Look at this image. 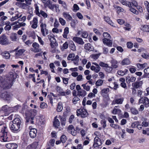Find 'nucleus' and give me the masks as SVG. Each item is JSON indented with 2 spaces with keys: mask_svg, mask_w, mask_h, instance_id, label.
I'll use <instances>...</instances> for the list:
<instances>
[{
  "mask_svg": "<svg viewBox=\"0 0 149 149\" xmlns=\"http://www.w3.org/2000/svg\"><path fill=\"white\" fill-rule=\"evenodd\" d=\"M88 114L87 110L85 109H80L77 111V116H81L82 118H85L88 116Z\"/></svg>",
  "mask_w": 149,
  "mask_h": 149,
  "instance_id": "1",
  "label": "nucleus"
},
{
  "mask_svg": "<svg viewBox=\"0 0 149 149\" xmlns=\"http://www.w3.org/2000/svg\"><path fill=\"white\" fill-rule=\"evenodd\" d=\"M112 68L109 66L108 65V66L106 67L105 71L109 73L112 70Z\"/></svg>",
  "mask_w": 149,
  "mask_h": 149,
  "instance_id": "55",
  "label": "nucleus"
},
{
  "mask_svg": "<svg viewBox=\"0 0 149 149\" xmlns=\"http://www.w3.org/2000/svg\"><path fill=\"white\" fill-rule=\"evenodd\" d=\"M44 4L52 10H54V8H55L56 10H57L58 8L56 5L53 4L52 2L49 0H47L45 2Z\"/></svg>",
  "mask_w": 149,
  "mask_h": 149,
  "instance_id": "6",
  "label": "nucleus"
},
{
  "mask_svg": "<svg viewBox=\"0 0 149 149\" xmlns=\"http://www.w3.org/2000/svg\"><path fill=\"white\" fill-rule=\"evenodd\" d=\"M103 81L101 79H99L95 83V84L97 86H101L102 84Z\"/></svg>",
  "mask_w": 149,
  "mask_h": 149,
  "instance_id": "49",
  "label": "nucleus"
},
{
  "mask_svg": "<svg viewBox=\"0 0 149 149\" xmlns=\"http://www.w3.org/2000/svg\"><path fill=\"white\" fill-rule=\"evenodd\" d=\"M41 15L44 18H47L48 17V15L47 13H45L43 10H41L40 12V16Z\"/></svg>",
  "mask_w": 149,
  "mask_h": 149,
  "instance_id": "40",
  "label": "nucleus"
},
{
  "mask_svg": "<svg viewBox=\"0 0 149 149\" xmlns=\"http://www.w3.org/2000/svg\"><path fill=\"white\" fill-rule=\"evenodd\" d=\"M59 22L62 25H64L65 24L66 22L63 18H59Z\"/></svg>",
  "mask_w": 149,
  "mask_h": 149,
  "instance_id": "52",
  "label": "nucleus"
},
{
  "mask_svg": "<svg viewBox=\"0 0 149 149\" xmlns=\"http://www.w3.org/2000/svg\"><path fill=\"white\" fill-rule=\"evenodd\" d=\"M147 63H145L142 64L139 63L137 64L136 65L138 68L139 69H141L145 68L147 66Z\"/></svg>",
  "mask_w": 149,
  "mask_h": 149,
  "instance_id": "34",
  "label": "nucleus"
},
{
  "mask_svg": "<svg viewBox=\"0 0 149 149\" xmlns=\"http://www.w3.org/2000/svg\"><path fill=\"white\" fill-rule=\"evenodd\" d=\"M58 118L61 121V123L62 126H65L66 120V118L64 117H63L60 115H59Z\"/></svg>",
  "mask_w": 149,
  "mask_h": 149,
  "instance_id": "26",
  "label": "nucleus"
},
{
  "mask_svg": "<svg viewBox=\"0 0 149 149\" xmlns=\"http://www.w3.org/2000/svg\"><path fill=\"white\" fill-rule=\"evenodd\" d=\"M141 56L144 58L149 59V54L147 53H143L142 54Z\"/></svg>",
  "mask_w": 149,
  "mask_h": 149,
  "instance_id": "39",
  "label": "nucleus"
},
{
  "mask_svg": "<svg viewBox=\"0 0 149 149\" xmlns=\"http://www.w3.org/2000/svg\"><path fill=\"white\" fill-rule=\"evenodd\" d=\"M69 28L68 27H66L64 29V32L63 35V37L65 38H67V35L69 33Z\"/></svg>",
  "mask_w": 149,
  "mask_h": 149,
  "instance_id": "29",
  "label": "nucleus"
},
{
  "mask_svg": "<svg viewBox=\"0 0 149 149\" xmlns=\"http://www.w3.org/2000/svg\"><path fill=\"white\" fill-rule=\"evenodd\" d=\"M34 6L35 8V13L38 16H40V12L39 11V7L37 3H35Z\"/></svg>",
  "mask_w": 149,
  "mask_h": 149,
  "instance_id": "35",
  "label": "nucleus"
},
{
  "mask_svg": "<svg viewBox=\"0 0 149 149\" xmlns=\"http://www.w3.org/2000/svg\"><path fill=\"white\" fill-rule=\"evenodd\" d=\"M144 101L143 104L145 106V107H147L149 106V100L148 98L146 97H144L143 98Z\"/></svg>",
  "mask_w": 149,
  "mask_h": 149,
  "instance_id": "33",
  "label": "nucleus"
},
{
  "mask_svg": "<svg viewBox=\"0 0 149 149\" xmlns=\"http://www.w3.org/2000/svg\"><path fill=\"white\" fill-rule=\"evenodd\" d=\"M142 84V81H136L134 83H132V85L133 87L136 88H138L141 86Z\"/></svg>",
  "mask_w": 149,
  "mask_h": 149,
  "instance_id": "16",
  "label": "nucleus"
},
{
  "mask_svg": "<svg viewBox=\"0 0 149 149\" xmlns=\"http://www.w3.org/2000/svg\"><path fill=\"white\" fill-rule=\"evenodd\" d=\"M123 100L124 99L123 98L116 99L113 101L112 104H121L123 103Z\"/></svg>",
  "mask_w": 149,
  "mask_h": 149,
  "instance_id": "25",
  "label": "nucleus"
},
{
  "mask_svg": "<svg viewBox=\"0 0 149 149\" xmlns=\"http://www.w3.org/2000/svg\"><path fill=\"white\" fill-rule=\"evenodd\" d=\"M1 55L2 56L3 58L6 59H9L10 56V53L7 51H5L1 52Z\"/></svg>",
  "mask_w": 149,
  "mask_h": 149,
  "instance_id": "23",
  "label": "nucleus"
},
{
  "mask_svg": "<svg viewBox=\"0 0 149 149\" xmlns=\"http://www.w3.org/2000/svg\"><path fill=\"white\" fill-rule=\"evenodd\" d=\"M13 79L9 78L8 79L3 85V88L5 89L10 88L12 85Z\"/></svg>",
  "mask_w": 149,
  "mask_h": 149,
  "instance_id": "5",
  "label": "nucleus"
},
{
  "mask_svg": "<svg viewBox=\"0 0 149 149\" xmlns=\"http://www.w3.org/2000/svg\"><path fill=\"white\" fill-rule=\"evenodd\" d=\"M19 4H20V7L24 9H27L28 8V6L29 5L26 4V3H19Z\"/></svg>",
  "mask_w": 149,
  "mask_h": 149,
  "instance_id": "44",
  "label": "nucleus"
},
{
  "mask_svg": "<svg viewBox=\"0 0 149 149\" xmlns=\"http://www.w3.org/2000/svg\"><path fill=\"white\" fill-rule=\"evenodd\" d=\"M130 63V61L127 58H124L122 60L121 63V64L123 65H129Z\"/></svg>",
  "mask_w": 149,
  "mask_h": 149,
  "instance_id": "27",
  "label": "nucleus"
},
{
  "mask_svg": "<svg viewBox=\"0 0 149 149\" xmlns=\"http://www.w3.org/2000/svg\"><path fill=\"white\" fill-rule=\"evenodd\" d=\"M140 123L139 121H135L132 123L131 126L132 128H134L137 127L138 125Z\"/></svg>",
  "mask_w": 149,
  "mask_h": 149,
  "instance_id": "43",
  "label": "nucleus"
},
{
  "mask_svg": "<svg viewBox=\"0 0 149 149\" xmlns=\"http://www.w3.org/2000/svg\"><path fill=\"white\" fill-rule=\"evenodd\" d=\"M63 107L61 103H58L57 107L56 110L58 112H61L63 109Z\"/></svg>",
  "mask_w": 149,
  "mask_h": 149,
  "instance_id": "37",
  "label": "nucleus"
},
{
  "mask_svg": "<svg viewBox=\"0 0 149 149\" xmlns=\"http://www.w3.org/2000/svg\"><path fill=\"white\" fill-rule=\"evenodd\" d=\"M47 104L45 103L42 102L41 103L40 105V107L41 109H44L47 107Z\"/></svg>",
  "mask_w": 149,
  "mask_h": 149,
  "instance_id": "60",
  "label": "nucleus"
},
{
  "mask_svg": "<svg viewBox=\"0 0 149 149\" xmlns=\"http://www.w3.org/2000/svg\"><path fill=\"white\" fill-rule=\"evenodd\" d=\"M63 15L67 21H70L72 19V16L69 14L68 13L64 12L63 13Z\"/></svg>",
  "mask_w": 149,
  "mask_h": 149,
  "instance_id": "17",
  "label": "nucleus"
},
{
  "mask_svg": "<svg viewBox=\"0 0 149 149\" xmlns=\"http://www.w3.org/2000/svg\"><path fill=\"white\" fill-rule=\"evenodd\" d=\"M141 30L144 32H149V25H143L141 26Z\"/></svg>",
  "mask_w": 149,
  "mask_h": 149,
  "instance_id": "30",
  "label": "nucleus"
},
{
  "mask_svg": "<svg viewBox=\"0 0 149 149\" xmlns=\"http://www.w3.org/2000/svg\"><path fill=\"white\" fill-rule=\"evenodd\" d=\"M101 54L100 53L98 54L93 55L92 56V58L94 59H97L99 58Z\"/></svg>",
  "mask_w": 149,
  "mask_h": 149,
  "instance_id": "62",
  "label": "nucleus"
},
{
  "mask_svg": "<svg viewBox=\"0 0 149 149\" xmlns=\"http://www.w3.org/2000/svg\"><path fill=\"white\" fill-rule=\"evenodd\" d=\"M41 31L42 34L45 36L48 34V30L46 29L47 25L45 24L42 23L40 24Z\"/></svg>",
  "mask_w": 149,
  "mask_h": 149,
  "instance_id": "4",
  "label": "nucleus"
},
{
  "mask_svg": "<svg viewBox=\"0 0 149 149\" xmlns=\"http://www.w3.org/2000/svg\"><path fill=\"white\" fill-rule=\"evenodd\" d=\"M102 142L100 139L97 136H96L94 140V144L93 146L94 147L101 146L102 145Z\"/></svg>",
  "mask_w": 149,
  "mask_h": 149,
  "instance_id": "10",
  "label": "nucleus"
},
{
  "mask_svg": "<svg viewBox=\"0 0 149 149\" xmlns=\"http://www.w3.org/2000/svg\"><path fill=\"white\" fill-rule=\"evenodd\" d=\"M33 49H31V50L34 52H38L41 51V49L40 48L39 45L36 42H35L32 44Z\"/></svg>",
  "mask_w": 149,
  "mask_h": 149,
  "instance_id": "7",
  "label": "nucleus"
},
{
  "mask_svg": "<svg viewBox=\"0 0 149 149\" xmlns=\"http://www.w3.org/2000/svg\"><path fill=\"white\" fill-rule=\"evenodd\" d=\"M75 55L74 54H70L67 57V59L68 60H71V58L74 57Z\"/></svg>",
  "mask_w": 149,
  "mask_h": 149,
  "instance_id": "56",
  "label": "nucleus"
},
{
  "mask_svg": "<svg viewBox=\"0 0 149 149\" xmlns=\"http://www.w3.org/2000/svg\"><path fill=\"white\" fill-rule=\"evenodd\" d=\"M79 98L77 97H75L72 99V102L74 104L77 103V102L79 100Z\"/></svg>",
  "mask_w": 149,
  "mask_h": 149,
  "instance_id": "54",
  "label": "nucleus"
},
{
  "mask_svg": "<svg viewBox=\"0 0 149 149\" xmlns=\"http://www.w3.org/2000/svg\"><path fill=\"white\" fill-rule=\"evenodd\" d=\"M10 125V129L13 132L17 133L20 131L19 129L20 127H19L18 126L13 123H11Z\"/></svg>",
  "mask_w": 149,
  "mask_h": 149,
  "instance_id": "8",
  "label": "nucleus"
},
{
  "mask_svg": "<svg viewBox=\"0 0 149 149\" xmlns=\"http://www.w3.org/2000/svg\"><path fill=\"white\" fill-rule=\"evenodd\" d=\"M70 23V25L71 26L74 27L75 25V23L77 22V20L76 19H72Z\"/></svg>",
  "mask_w": 149,
  "mask_h": 149,
  "instance_id": "58",
  "label": "nucleus"
},
{
  "mask_svg": "<svg viewBox=\"0 0 149 149\" xmlns=\"http://www.w3.org/2000/svg\"><path fill=\"white\" fill-rule=\"evenodd\" d=\"M7 132V127L2 124L0 125V132H2L3 133L6 134Z\"/></svg>",
  "mask_w": 149,
  "mask_h": 149,
  "instance_id": "24",
  "label": "nucleus"
},
{
  "mask_svg": "<svg viewBox=\"0 0 149 149\" xmlns=\"http://www.w3.org/2000/svg\"><path fill=\"white\" fill-rule=\"evenodd\" d=\"M84 48L89 51H92L94 49L93 47L89 43L86 44L84 45Z\"/></svg>",
  "mask_w": 149,
  "mask_h": 149,
  "instance_id": "19",
  "label": "nucleus"
},
{
  "mask_svg": "<svg viewBox=\"0 0 149 149\" xmlns=\"http://www.w3.org/2000/svg\"><path fill=\"white\" fill-rule=\"evenodd\" d=\"M110 126L115 129H118L119 128V126L118 125L111 124H110Z\"/></svg>",
  "mask_w": 149,
  "mask_h": 149,
  "instance_id": "59",
  "label": "nucleus"
},
{
  "mask_svg": "<svg viewBox=\"0 0 149 149\" xmlns=\"http://www.w3.org/2000/svg\"><path fill=\"white\" fill-rule=\"evenodd\" d=\"M25 50L24 49H20L17 51L16 52L15 56L16 58H18L19 56L22 55Z\"/></svg>",
  "mask_w": 149,
  "mask_h": 149,
  "instance_id": "15",
  "label": "nucleus"
},
{
  "mask_svg": "<svg viewBox=\"0 0 149 149\" xmlns=\"http://www.w3.org/2000/svg\"><path fill=\"white\" fill-rule=\"evenodd\" d=\"M88 33L86 31H83L82 33L81 36L84 38H87L88 36Z\"/></svg>",
  "mask_w": 149,
  "mask_h": 149,
  "instance_id": "48",
  "label": "nucleus"
},
{
  "mask_svg": "<svg viewBox=\"0 0 149 149\" xmlns=\"http://www.w3.org/2000/svg\"><path fill=\"white\" fill-rule=\"evenodd\" d=\"M118 107L119 106H118L114 107V108L112 112V113L113 114H116L118 112H121V110L120 109H117L116 108Z\"/></svg>",
  "mask_w": 149,
  "mask_h": 149,
  "instance_id": "38",
  "label": "nucleus"
},
{
  "mask_svg": "<svg viewBox=\"0 0 149 149\" xmlns=\"http://www.w3.org/2000/svg\"><path fill=\"white\" fill-rule=\"evenodd\" d=\"M118 62L116 61V60H113L111 61V66H112V68H116L118 67V65H117Z\"/></svg>",
  "mask_w": 149,
  "mask_h": 149,
  "instance_id": "36",
  "label": "nucleus"
},
{
  "mask_svg": "<svg viewBox=\"0 0 149 149\" xmlns=\"http://www.w3.org/2000/svg\"><path fill=\"white\" fill-rule=\"evenodd\" d=\"M54 35H49L48 36V39L50 41V45L51 46H52L56 42V40L54 37Z\"/></svg>",
  "mask_w": 149,
  "mask_h": 149,
  "instance_id": "20",
  "label": "nucleus"
},
{
  "mask_svg": "<svg viewBox=\"0 0 149 149\" xmlns=\"http://www.w3.org/2000/svg\"><path fill=\"white\" fill-rule=\"evenodd\" d=\"M11 123H13L18 126L19 127H20L21 125L22 122L19 118H16L10 123V125Z\"/></svg>",
  "mask_w": 149,
  "mask_h": 149,
  "instance_id": "12",
  "label": "nucleus"
},
{
  "mask_svg": "<svg viewBox=\"0 0 149 149\" xmlns=\"http://www.w3.org/2000/svg\"><path fill=\"white\" fill-rule=\"evenodd\" d=\"M130 8V10L131 12H132L134 13L137 15L138 13V11L136 10L135 9L133 8L132 7H129Z\"/></svg>",
  "mask_w": 149,
  "mask_h": 149,
  "instance_id": "50",
  "label": "nucleus"
},
{
  "mask_svg": "<svg viewBox=\"0 0 149 149\" xmlns=\"http://www.w3.org/2000/svg\"><path fill=\"white\" fill-rule=\"evenodd\" d=\"M86 91L83 89H81L77 91V95L79 97H83L86 95Z\"/></svg>",
  "mask_w": 149,
  "mask_h": 149,
  "instance_id": "18",
  "label": "nucleus"
},
{
  "mask_svg": "<svg viewBox=\"0 0 149 149\" xmlns=\"http://www.w3.org/2000/svg\"><path fill=\"white\" fill-rule=\"evenodd\" d=\"M104 20L108 23L109 24L112 26H113V22L110 20V18L109 17H104Z\"/></svg>",
  "mask_w": 149,
  "mask_h": 149,
  "instance_id": "31",
  "label": "nucleus"
},
{
  "mask_svg": "<svg viewBox=\"0 0 149 149\" xmlns=\"http://www.w3.org/2000/svg\"><path fill=\"white\" fill-rule=\"evenodd\" d=\"M53 125L56 128H58L60 125V122L58 119H57V116H56L54 118V121L53 122Z\"/></svg>",
  "mask_w": 149,
  "mask_h": 149,
  "instance_id": "22",
  "label": "nucleus"
},
{
  "mask_svg": "<svg viewBox=\"0 0 149 149\" xmlns=\"http://www.w3.org/2000/svg\"><path fill=\"white\" fill-rule=\"evenodd\" d=\"M60 139L61 142L63 143H65L67 141V138L65 135H63L61 137Z\"/></svg>",
  "mask_w": 149,
  "mask_h": 149,
  "instance_id": "41",
  "label": "nucleus"
},
{
  "mask_svg": "<svg viewBox=\"0 0 149 149\" xmlns=\"http://www.w3.org/2000/svg\"><path fill=\"white\" fill-rule=\"evenodd\" d=\"M73 40L79 45H82L84 43L82 38L78 37H74L72 38Z\"/></svg>",
  "mask_w": 149,
  "mask_h": 149,
  "instance_id": "11",
  "label": "nucleus"
},
{
  "mask_svg": "<svg viewBox=\"0 0 149 149\" xmlns=\"http://www.w3.org/2000/svg\"><path fill=\"white\" fill-rule=\"evenodd\" d=\"M69 47V48L73 51H75L76 50V47L75 45L73 42L72 41H70L69 42L68 44Z\"/></svg>",
  "mask_w": 149,
  "mask_h": 149,
  "instance_id": "21",
  "label": "nucleus"
},
{
  "mask_svg": "<svg viewBox=\"0 0 149 149\" xmlns=\"http://www.w3.org/2000/svg\"><path fill=\"white\" fill-rule=\"evenodd\" d=\"M11 96L10 95L8 94V93L7 92L6 94V95L5 98L4 99V100L8 101L11 98Z\"/></svg>",
  "mask_w": 149,
  "mask_h": 149,
  "instance_id": "53",
  "label": "nucleus"
},
{
  "mask_svg": "<svg viewBox=\"0 0 149 149\" xmlns=\"http://www.w3.org/2000/svg\"><path fill=\"white\" fill-rule=\"evenodd\" d=\"M0 44L2 45H6L10 44L7 37L5 34L0 36Z\"/></svg>",
  "mask_w": 149,
  "mask_h": 149,
  "instance_id": "2",
  "label": "nucleus"
},
{
  "mask_svg": "<svg viewBox=\"0 0 149 149\" xmlns=\"http://www.w3.org/2000/svg\"><path fill=\"white\" fill-rule=\"evenodd\" d=\"M81 86L83 87V88L87 91H88L90 90V86L88 85H86V84H82L81 85Z\"/></svg>",
  "mask_w": 149,
  "mask_h": 149,
  "instance_id": "47",
  "label": "nucleus"
},
{
  "mask_svg": "<svg viewBox=\"0 0 149 149\" xmlns=\"http://www.w3.org/2000/svg\"><path fill=\"white\" fill-rule=\"evenodd\" d=\"M131 113L133 114L136 115L138 113V110L135 108H132L130 109Z\"/></svg>",
  "mask_w": 149,
  "mask_h": 149,
  "instance_id": "42",
  "label": "nucleus"
},
{
  "mask_svg": "<svg viewBox=\"0 0 149 149\" xmlns=\"http://www.w3.org/2000/svg\"><path fill=\"white\" fill-rule=\"evenodd\" d=\"M102 41L104 44L109 47H111L112 45V41L109 39L104 38L102 40Z\"/></svg>",
  "mask_w": 149,
  "mask_h": 149,
  "instance_id": "13",
  "label": "nucleus"
},
{
  "mask_svg": "<svg viewBox=\"0 0 149 149\" xmlns=\"http://www.w3.org/2000/svg\"><path fill=\"white\" fill-rule=\"evenodd\" d=\"M30 113L31 114L32 116L31 117H26V121L27 123H29L32 124H33L34 122L33 121L34 117L36 114V110L35 109H33L32 111H31Z\"/></svg>",
  "mask_w": 149,
  "mask_h": 149,
  "instance_id": "3",
  "label": "nucleus"
},
{
  "mask_svg": "<svg viewBox=\"0 0 149 149\" xmlns=\"http://www.w3.org/2000/svg\"><path fill=\"white\" fill-rule=\"evenodd\" d=\"M17 34L15 33H12L10 36V39L11 40L15 41L17 40Z\"/></svg>",
  "mask_w": 149,
  "mask_h": 149,
  "instance_id": "32",
  "label": "nucleus"
},
{
  "mask_svg": "<svg viewBox=\"0 0 149 149\" xmlns=\"http://www.w3.org/2000/svg\"><path fill=\"white\" fill-rule=\"evenodd\" d=\"M37 133V130L35 128L31 129L29 132V135L31 138H35L36 135Z\"/></svg>",
  "mask_w": 149,
  "mask_h": 149,
  "instance_id": "14",
  "label": "nucleus"
},
{
  "mask_svg": "<svg viewBox=\"0 0 149 149\" xmlns=\"http://www.w3.org/2000/svg\"><path fill=\"white\" fill-rule=\"evenodd\" d=\"M129 4H128V7H133V6H134L135 7L137 6V3L136 2L134 1L133 2H129V3H128Z\"/></svg>",
  "mask_w": 149,
  "mask_h": 149,
  "instance_id": "45",
  "label": "nucleus"
},
{
  "mask_svg": "<svg viewBox=\"0 0 149 149\" xmlns=\"http://www.w3.org/2000/svg\"><path fill=\"white\" fill-rule=\"evenodd\" d=\"M11 149H16L17 147V145L15 143H12Z\"/></svg>",
  "mask_w": 149,
  "mask_h": 149,
  "instance_id": "64",
  "label": "nucleus"
},
{
  "mask_svg": "<svg viewBox=\"0 0 149 149\" xmlns=\"http://www.w3.org/2000/svg\"><path fill=\"white\" fill-rule=\"evenodd\" d=\"M6 92H5L0 93V98H3L4 100L6 95Z\"/></svg>",
  "mask_w": 149,
  "mask_h": 149,
  "instance_id": "63",
  "label": "nucleus"
},
{
  "mask_svg": "<svg viewBox=\"0 0 149 149\" xmlns=\"http://www.w3.org/2000/svg\"><path fill=\"white\" fill-rule=\"evenodd\" d=\"M144 4L146 6L148 13H149V3L147 1L144 2Z\"/></svg>",
  "mask_w": 149,
  "mask_h": 149,
  "instance_id": "57",
  "label": "nucleus"
},
{
  "mask_svg": "<svg viewBox=\"0 0 149 149\" xmlns=\"http://www.w3.org/2000/svg\"><path fill=\"white\" fill-rule=\"evenodd\" d=\"M103 53L104 54H107L109 52V49L108 48L104 47L102 49Z\"/></svg>",
  "mask_w": 149,
  "mask_h": 149,
  "instance_id": "51",
  "label": "nucleus"
},
{
  "mask_svg": "<svg viewBox=\"0 0 149 149\" xmlns=\"http://www.w3.org/2000/svg\"><path fill=\"white\" fill-rule=\"evenodd\" d=\"M10 108L7 105H5L2 107V109L5 112H7L8 110H10Z\"/></svg>",
  "mask_w": 149,
  "mask_h": 149,
  "instance_id": "46",
  "label": "nucleus"
},
{
  "mask_svg": "<svg viewBox=\"0 0 149 149\" xmlns=\"http://www.w3.org/2000/svg\"><path fill=\"white\" fill-rule=\"evenodd\" d=\"M108 64L107 63L101 62L99 63V66H100L102 67H106L108 66Z\"/></svg>",
  "mask_w": 149,
  "mask_h": 149,
  "instance_id": "61",
  "label": "nucleus"
},
{
  "mask_svg": "<svg viewBox=\"0 0 149 149\" xmlns=\"http://www.w3.org/2000/svg\"><path fill=\"white\" fill-rule=\"evenodd\" d=\"M93 64L95 65L96 67L92 65L91 66V69L92 70L94 71L96 73H98L100 70L101 69V68L99 66V64H98L96 63L93 62L92 63Z\"/></svg>",
  "mask_w": 149,
  "mask_h": 149,
  "instance_id": "9",
  "label": "nucleus"
},
{
  "mask_svg": "<svg viewBox=\"0 0 149 149\" xmlns=\"http://www.w3.org/2000/svg\"><path fill=\"white\" fill-rule=\"evenodd\" d=\"M57 92H58L61 96H63L64 94V92L63 88L59 86H57L56 88Z\"/></svg>",
  "mask_w": 149,
  "mask_h": 149,
  "instance_id": "28",
  "label": "nucleus"
}]
</instances>
